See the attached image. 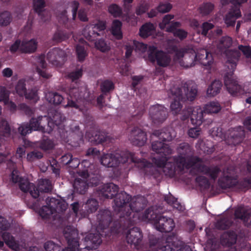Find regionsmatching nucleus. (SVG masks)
Segmentation results:
<instances>
[{
    "label": "nucleus",
    "instance_id": "nucleus-1",
    "mask_svg": "<svg viewBox=\"0 0 251 251\" xmlns=\"http://www.w3.org/2000/svg\"><path fill=\"white\" fill-rule=\"evenodd\" d=\"M119 186L111 182V199H114L115 210L120 213V227L129 228L137 220L138 213L143 209V206L136 201L129 202L130 196L125 192L118 193Z\"/></svg>",
    "mask_w": 251,
    "mask_h": 251
},
{
    "label": "nucleus",
    "instance_id": "nucleus-2",
    "mask_svg": "<svg viewBox=\"0 0 251 251\" xmlns=\"http://www.w3.org/2000/svg\"><path fill=\"white\" fill-rule=\"evenodd\" d=\"M177 156H174L180 168L185 166L186 169L192 167L201 173L208 176L211 179L215 180L220 173V168L217 166H207L203 163L202 159L193 155V147L188 143L183 142L179 144L177 148Z\"/></svg>",
    "mask_w": 251,
    "mask_h": 251
},
{
    "label": "nucleus",
    "instance_id": "nucleus-3",
    "mask_svg": "<svg viewBox=\"0 0 251 251\" xmlns=\"http://www.w3.org/2000/svg\"><path fill=\"white\" fill-rule=\"evenodd\" d=\"M111 168L114 176L118 177L122 173V167L125 168L126 163L128 161L134 163L136 167L142 171L145 175L156 177L159 174L158 170L152 163L145 159H141L135 156V153L128 151L116 150L111 151Z\"/></svg>",
    "mask_w": 251,
    "mask_h": 251
},
{
    "label": "nucleus",
    "instance_id": "nucleus-4",
    "mask_svg": "<svg viewBox=\"0 0 251 251\" xmlns=\"http://www.w3.org/2000/svg\"><path fill=\"white\" fill-rule=\"evenodd\" d=\"M170 97L172 99L170 108L174 114H178L182 106L181 102L195 100L198 94V89L195 83L192 81L186 82L182 87L175 85L170 89Z\"/></svg>",
    "mask_w": 251,
    "mask_h": 251
},
{
    "label": "nucleus",
    "instance_id": "nucleus-5",
    "mask_svg": "<svg viewBox=\"0 0 251 251\" xmlns=\"http://www.w3.org/2000/svg\"><path fill=\"white\" fill-rule=\"evenodd\" d=\"M227 58V67L230 71L224 75V83L229 93L233 97L243 95L245 91L243 87L234 78L233 73L236 69L237 62L241 56L240 51L237 50H226L224 53Z\"/></svg>",
    "mask_w": 251,
    "mask_h": 251
},
{
    "label": "nucleus",
    "instance_id": "nucleus-6",
    "mask_svg": "<svg viewBox=\"0 0 251 251\" xmlns=\"http://www.w3.org/2000/svg\"><path fill=\"white\" fill-rule=\"evenodd\" d=\"M172 50L176 52V56L177 58H184V60L181 62V65L183 66L185 68L193 66L195 60H198L201 65L204 66H210L213 62L212 53L205 49H202L197 53L191 50V52H193L191 55L187 53L186 49L178 50L176 46H174L172 47Z\"/></svg>",
    "mask_w": 251,
    "mask_h": 251
},
{
    "label": "nucleus",
    "instance_id": "nucleus-7",
    "mask_svg": "<svg viewBox=\"0 0 251 251\" xmlns=\"http://www.w3.org/2000/svg\"><path fill=\"white\" fill-rule=\"evenodd\" d=\"M218 184L223 190L232 189L237 192H245L251 188V176L238 180L236 176L224 172L218 179Z\"/></svg>",
    "mask_w": 251,
    "mask_h": 251
},
{
    "label": "nucleus",
    "instance_id": "nucleus-8",
    "mask_svg": "<svg viewBox=\"0 0 251 251\" xmlns=\"http://www.w3.org/2000/svg\"><path fill=\"white\" fill-rule=\"evenodd\" d=\"M144 217L149 221H152L156 229L161 232H170L175 226L174 220L162 214H158L151 208L145 210Z\"/></svg>",
    "mask_w": 251,
    "mask_h": 251
},
{
    "label": "nucleus",
    "instance_id": "nucleus-9",
    "mask_svg": "<svg viewBox=\"0 0 251 251\" xmlns=\"http://www.w3.org/2000/svg\"><path fill=\"white\" fill-rule=\"evenodd\" d=\"M153 163L158 167H163L165 175L173 177L176 175H181L186 169L185 166L178 167L179 164L176 161V158L173 157V162H168V156H162L153 157Z\"/></svg>",
    "mask_w": 251,
    "mask_h": 251
},
{
    "label": "nucleus",
    "instance_id": "nucleus-10",
    "mask_svg": "<svg viewBox=\"0 0 251 251\" xmlns=\"http://www.w3.org/2000/svg\"><path fill=\"white\" fill-rule=\"evenodd\" d=\"M46 205H44L39 210V215L43 219H49L54 213H61L67 208L68 204L64 201L54 198H47Z\"/></svg>",
    "mask_w": 251,
    "mask_h": 251
},
{
    "label": "nucleus",
    "instance_id": "nucleus-11",
    "mask_svg": "<svg viewBox=\"0 0 251 251\" xmlns=\"http://www.w3.org/2000/svg\"><path fill=\"white\" fill-rule=\"evenodd\" d=\"M148 54L149 60L153 63L156 62L159 66L167 67L171 62V57L169 54L162 50H158L154 46H149Z\"/></svg>",
    "mask_w": 251,
    "mask_h": 251
},
{
    "label": "nucleus",
    "instance_id": "nucleus-12",
    "mask_svg": "<svg viewBox=\"0 0 251 251\" xmlns=\"http://www.w3.org/2000/svg\"><path fill=\"white\" fill-rule=\"evenodd\" d=\"M203 111L201 108H193L191 106L186 107L180 113V119L185 121L190 117L192 124L201 126L203 122Z\"/></svg>",
    "mask_w": 251,
    "mask_h": 251
},
{
    "label": "nucleus",
    "instance_id": "nucleus-13",
    "mask_svg": "<svg viewBox=\"0 0 251 251\" xmlns=\"http://www.w3.org/2000/svg\"><path fill=\"white\" fill-rule=\"evenodd\" d=\"M149 115L154 124H159L164 122L167 118L168 109L163 105L157 104L150 107Z\"/></svg>",
    "mask_w": 251,
    "mask_h": 251
},
{
    "label": "nucleus",
    "instance_id": "nucleus-14",
    "mask_svg": "<svg viewBox=\"0 0 251 251\" xmlns=\"http://www.w3.org/2000/svg\"><path fill=\"white\" fill-rule=\"evenodd\" d=\"M43 117L39 116L37 118H32L29 123H23L18 127V132L22 136H26L32 132L33 130H40L43 128L41 126V121Z\"/></svg>",
    "mask_w": 251,
    "mask_h": 251
},
{
    "label": "nucleus",
    "instance_id": "nucleus-15",
    "mask_svg": "<svg viewBox=\"0 0 251 251\" xmlns=\"http://www.w3.org/2000/svg\"><path fill=\"white\" fill-rule=\"evenodd\" d=\"M126 240L128 244L133 245L137 250L141 248L143 234L141 229L137 227L129 229L126 233Z\"/></svg>",
    "mask_w": 251,
    "mask_h": 251
},
{
    "label": "nucleus",
    "instance_id": "nucleus-16",
    "mask_svg": "<svg viewBox=\"0 0 251 251\" xmlns=\"http://www.w3.org/2000/svg\"><path fill=\"white\" fill-rule=\"evenodd\" d=\"M66 57L64 50L57 48H54L50 50L47 55L49 62L55 66H61Z\"/></svg>",
    "mask_w": 251,
    "mask_h": 251
},
{
    "label": "nucleus",
    "instance_id": "nucleus-17",
    "mask_svg": "<svg viewBox=\"0 0 251 251\" xmlns=\"http://www.w3.org/2000/svg\"><path fill=\"white\" fill-rule=\"evenodd\" d=\"M129 140L133 145L142 146L146 143L147 135L141 129L134 127L129 135Z\"/></svg>",
    "mask_w": 251,
    "mask_h": 251
},
{
    "label": "nucleus",
    "instance_id": "nucleus-18",
    "mask_svg": "<svg viewBox=\"0 0 251 251\" xmlns=\"http://www.w3.org/2000/svg\"><path fill=\"white\" fill-rule=\"evenodd\" d=\"M105 28V23L102 21H99L85 34V37L90 41H95L96 40V37L103 35Z\"/></svg>",
    "mask_w": 251,
    "mask_h": 251
},
{
    "label": "nucleus",
    "instance_id": "nucleus-19",
    "mask_svg": "<svg viewBox=\"0 0 251 251\" xmlns=\"http://www.w3.org/2000/svg\"><path fill=\"white\" fill-rule=\"evenodd\" d=\"M151 148L152 150L158 155L155 157L162 156H168L172 153V150L168 144H165L161 140L155 141L152 143Z\"/></svg>",
    "mask_w": 251,
    "mask_h": 251
},
{
    "label": "nucleus",
    "instance_id": "nucleus-20",
    "mask_svg": "<svg viewBox=\"0 0 251 251\" xmlns=\"http://www.w3.org/2000/svg\"><path fill=\"white\" fill-rule=\"evenodd\" d=\"M167 244L170 245V251H192L189 246L179 240L175 236H169L167 238Z\"/></svg>",
    "mask_w": 251,
    "mask_h": 251
},
{
    "label": "nucleus",
    "instance_id": "nucleus-21",
    "mask_svg": "<svg viewBox=\"0 0 251 251\" xmlns=\"http://www.w3.org/2000/svg\"><path fill=\"white\" fill-rule=\"evenodd\" d=\"M98 228L104 230L110 226V211L108 209L100 210L97 215Z\"/></svg>",
    "mask_w": 251,
    "mask_h": 251
},
{
    "label": "nucleus",
    "instance_id": "nucleus-22",
    "mask_svg": "<svg viewBox=\"0 0 251 251\" xmlns=\"http://www.w3.org/2000/svg\"><path fill=\"white\" fill-rule=\"evenodd\" d=\"M153 135L156 136L159 140L162 142L171 141L176 136L175 131L170 127L155 130Z\"/></svg>",
    "mask_w": 251,
    "mask_h": 251
},
{
    "label": "nucleus",
    "instance_id": "nucleus-23",
    "mask_svg": "<svg viewBox=\"0 0 251 251\" xmlns=\"http://www.w3.org/2000/svg\"><path fill=\"white\" fill-rule=\"evenodd\" d=\"M20 190L24 193L29 192L34 199L39 197V191L33 183L30 182L27 179H25L19 185Z\"/></svg>",
    "mask_w": 251,
    "mask_h": 251
},
{
    "label": "nucleus",
    "instance_id": "nucleus-24",
    "mask_svg": "<svg viewBox=\"0 0 251 251\" xmlns=\"http://www.w3.org/2000/svg\"><path fill=\"white\" fill-rule=\"evenodd\" d=\"M20 190L24 193L29 192L34 199L39 197V191L33 183L30 182L27 179H25L19 185Z\"/></svg>",
    "mask_w": 251,
    "mask_h": 251
},
{
    "label": "nucleus",
    "instance_id": "nucleus-25",
    "mask_svg": "<svg viewBox=\"0 0 251 251\" xmlns=\"http://www.w3.org/2000/svg\"><path fill=\"white\" fill-rule=\"evenodd\" d=\"M241 16L240 8L235 7L231 9L225 16L224 20L227 27L234 26L237 19Z\"/></svg>",
    "mask_w": 251,
    "mask_h": 251
},
{
    "label": "nucleus",
    "instance_id": "nucleus-26",
    "mask_svg": "<svg viewBox=\"0 0 251 251\" xmlns=\"http://www.w3.org/2000/svg\"><path fill=\"white\" fill-rule=\"evenodd\" d=\"M220 240L223 245L231 247L236 243L237 235L233 231L224 232L221 235Z\"/></svg>",
    "mask_w": 251,
    "mask_h": 251
},
{
    "label": "nucleus",
    "instance_id": "nucleus-27",
    "mask_svg": "<svg viewBox=\"0 0 251 251\" xmlns=\"http://www.w3.org/2000/svg\"><path fill=\"white\" fill-rule=\"evenodd\" d=\"M37 48V42L34 39L29 41H23L20 48V51L24 53H31L35 52Z\"/></svg>",
    "mask_w": 251,
    "mask_h": 251
},
{
    "label": "nucleus",
    "instance_id": "nucleus-28",
    "mask_svg": "<svg viewBox=\"0 0 251 251\" xmlns=\"http://www.w3.org/2000/svg\"><path fill=\"white\" fill-rule=\"evenodd\" d=\"M245 136V132L243 128L241 126L238 127L232 132L230 142L231 144L236 146L243 141Z\"/></svg>",
    "mask_w": 251,
    "mask_h": 251
},
{
    "label": "nucleus",
    "instance_id": "nucleus-29",
    "mask_svg": "<svg viewBox=\"0 0 251 251\" xmlns=\"http://www.w3.org/2000/svg\"><path fill=\"white\" fill-rule=\"evenodd\" d=\"M75 236H73L72 234L68 236L65 235V237L67 240L68 247L63 250L62 251H80L79 249V238L78 235L74 234Z\"/></svg>",
    "mask_w": 251,
    "mask_h": 251
},
{
    "label": "nucleus",
    "instance_id": "nucleus-30",
    "mask_svg": "<svg viewBox=\"0 0 251 251\" xmlns=\"http://www.w3.org/2000/svg\"><path fill=\"white\" fill-rule=\"evenodd\" d=\"M48 115L52 122L57 126L61 125L66 119L64 114L55 109L50 110L48 112Z\"/></svg>",
    "mask_w": 251,
    "mask_h": 251
},
{
    "label": "nucleus",
    "instance_id": "nucleus-31",
    "mask_svg": "<svg viewBox=\"0 0 251 251\" xmlns=\"http://www.w3.org/2000/svg\"><path fill=\"white\" fill-rule=\"evenodd\" d=\"M223 86L222 81L219 80H215L212 81L207 89L208 97H212L220 93Z\"/></svg>",
    "mask_w": 251,
    "mask_h": 251
},
{
    "label": "nucleus",
    "instance_id": "nucleus-32",
    "mask_svg": "<svg viewBox=\"0 0 251 251\" xmlns=\"http://www.w3.org/2000/svg\"><path fill=\"white\" fill-rule=\"evenodd\" d=\"M122 26V23L119 20H114L111 26V34L118 40L123 38Z\"/></svg>",
    "mask_w": 251,
    "mask_h": 251
},
{
    "label": "nucleus",
    "instance_id": "nucleus-33",
    "mask_svg": "<svg viewBox=\"0 0 251 251\" xmlns=\"http://www.w3.org/2000/svg\"><path fill=\"white\" fill-rule=\"evenodd\" d=\"M155 30V28L153 24L146 23L140 28L139 35L141 37L146 38L151 35Z\"/></svg>",
    "mask_w": 251,
    "mask_h": 251
},
{
    "label": "nucleus",
    "instance_id": "nucleus-34",
    "mask_svg": "<svg viewBox=\"0 0 251 251\" xmlns=\"http://www.w3.org/2000/svg\"><path fill=\"white\" fill-rule=\"evenodd\" d=\"M221 110V106L218 101H212L205 105L203 111V117L204 114L217 113Z\"/></svg>",
    "mask_w": 251,
    "mask_h": 251
},
{
    "label": "nucleus",
    "instance_id": "nucleus-35",
    "mask_svg": "<svg viewBox=\"0 0 251 251\" xmlns=\"http://www.w3.org/2000/svg\"><path fill=\"white\" fill-rule=\"evenodd\" d=\"M37 61L39 63V66L42 68V70L37 68V71L38 74L44 78H49L50 77V75L48 74L46 70L45 69L47 66V64L45 60V55H40L38 56Z\"/></svg>",
    "mask_w": 251,
    "mask_h": 251
},
{
    "label": "nucleus",
    "instance_id": "nucleus-36",
    "mask_svg": "<svg viewBox=\"0 0 251 251\" xmlns=\"http://www.w3.org/2000/svg\"><path fill=\"white\" fill-rule=\"evenodd\" d=\"M73 187L75 192L80 194H84L88 189V185L85 180L77 178L75 179Z\"/></svg>",
    "mask_w": 251,
    "mask_h": 251
},
{
    "label": "nucleus",
    "instance_id": "nucleus-37",
    "mask_svg": "<svg viewBox=\"0 0 251 251\" xmlns=\"http://www.w3.org/2000/svg\"><path fill=\"white\" fill-rule=\"evenodd\" d=\"M2 238L5 244L9 248L15 250L19 248V244L10 233L3 232L2 235Z\"/></svg>",
    "mask_w": 251,
    "mask_h": 251
},
{
    "label": "nucleus",
    "instance_id": "nucleus-38",
    "mask_svg": "<svg viewBox=\"0 0 251 251\" xmlns=\"http://www.w3.org/2000/svg\"><path fill=\"white\" fill-rule=\"evenodd\" d=\"M37 189L39 191V194L41 193H49L50 192L52 189L51 182L50 180L48 179H41L38 183V187Z\"/></svg>",
    "mask_w": 251,
    "mask_h": 251
},
{
    "label": "nucleus",
    "instance_id": "nucleus-39",
    "mask_svg": "<svg viewBox=\"0 0 251 251\" xmlns=\"http://www.w3.org/2000/svg\"><path fill=\"white\" fill-rule=\"evenodd\" d=\"M98 202L94 199H89L84 204V207L86 210L85 215L96 212L98 208Z\"/></svg>",
    "mask_w": 251,
    "mask_h": 251
},
{
    "label": "nucleus",
    "instance_id": "nucleus-40",
    "mask_svg": "<svg viewBox=\"0 0 251 251\" xmlns=\"http://www.w3.org/2000/svg\"><path fill=\"white\" fill-rule=\"evenodd\" d=\"M100 89L103 94L100 95L97 98V103L100 106H102L104 103V95L106 92L110 91V80L104 81L100 85Z\"/></svg>",
    "mask_w": 251,
    "mask_h": 251
},
{
    "label": "nucleus",
    "instance_id": "nucleus-41",
    "mask_svg": "<svg viewBox=\"0 0 251 251\" xmlns=\"http://www.w3.org/2000/svg\"><path fill=\"white\" fill-rule=\"evenodd\" d=\"M232 43V39L229 36H224L221 38L220 40L218 48L221 53H224L226 50H228V48L231 46Z\"/></svg>",
    "mask_w": 251,
    "mask_h": 251
},
{
    "label": "nucleus",
    "instance_id": "nucleus-42",
    "mask_svg": "<svg viewBox=\"0 0 251 251\" xmlns=\"http://www.w3.org/2000/svg\"><path fill=\"white\" fill-rule=\"evenodd\" d=\"M214 8V5L210 2L203 3L199 8V12L203 16L210 14Z\"/></svg>",
    "mask_w": 251,
    "mask_h": 251
},
{
    "label": "nucleus",
    "instance_id": "nucleus-43",
    "mask_svg": "<svg viewBox=\"0 0 251 251\" xmlns=\"http://www.w3.org/2000/svg\"><path fill=\"white\" fill-rule=\"evenodd\" d=\"M110 193V183H107L106 185H103L100 187L97 190L96 194L100 199H108L109 194Z\"/></svg>",
    "mask_w": 251,
    "mask_h": 251
},
{
    "label": "nucleus",
    "instance_id": "nucleus-44",
    "mask_svg": "<svg viewBox=\"0 0 251 251\" xmlns=\"http://www.w3.org/2000/svg\"><path fill=\"white\" fill-rule=\"evenodd\" d=\"M75 51L77 60L82 62L88 55V52L83 45H77L75 47Z\"/></svg>",
    "mask_w": 251,
    "mask_h": 251
},
{
    "label": "nucleus",
    "instance_id": "nucleus-45",
    "mask_svg": "<svg viewBox=\"0 0 251 251\" xmlns=\"http://www.w3.org/2000/svg\"><path fill=\"white\" fill-rule=\"evenodd\" d=\"M232 221L227 217H224L218 220L216 224V227L219 229L225 230L228 228L232 225Z\"/></svg>",
    "mask_w": 251,
    "mask_h": 251
},
{
    "label": "nucleus",
    "instance_id": "nucleus-46",
    "mask_svg": "<svg viewBox=\"0 0 251 251\" xmlns=\"http://www.w3.org/2000/svg\"><path fill=\"white\" fill-rule=\"evenodd\" d=\"M48 100L50 103L55 105H58L61 103L64 98L57 92L49 93Z\"/></svg>",
    "mask_w": 251,
    "mask_h": 251
},
{
    "label": "nucleus",
    "instance_id": "nucleus-47",
    "mask_svg": "<svg viewBox=\"0 0 251 251\" xmlns=\"http://www.w3.org/2000/svg\"><path fill=\"white\" fill-rule=\"evenodd\" d=\"M86 241H90L95 246L97 247L102 242L100 235L98 233H89L85 237Z\"/></svg>",
    "mask_w": 251,
    "mask_h": 251
},
{
    "label": "nucleus",
    "instance_id": "nucleus-48",
    "mask_svg": "<svg viewBox=\"0 0 251 251\" xmlns=\"http://www.w3.org/2000/svg\"><path fill=\"white\" fill-rule=\"evenodd\" d=\"M33 8L35 12L41 16L46 6L44 0H33Z\"/></svg>",
    "mask_w": 251,
    "mask_h": 251
},
{
    "label": "nucleus",
    "instance_id": "nucleus-49",
    "mask_svg": "<svg viewBox=\"0 0 251 251\" xmlns=\"http://www.w3.org/2000/svg\"><path fill=\"white\" fill-rule=\"evenodd\" d=\"M12 20L11 13L7 11L0 13V25L6 26L8 25Z\"/></svg>",
    "mask_w": 251,
    "mask_h": 251
},
{
    "label": "nucleus",
    "instance_id": "nucleus-50",
    "mask_svg": "<svg viewBox=\"0 0 251 251\" xmlns=\"http://www.w3.org/2000/svg\"><path fill=\"white\" fill-rule=\"evenodd\" d=\"M195 181L201 187L204 189H208L210 187V182L208 179L204 176H198L195 179Z\"/></svg>",
    "mask_w": 251,
    "mask_h": 251
},
{
    "label": "nucleus",
    "instance_id": "nucleus-51",
    "mask_svg": "<svg viewBox=\"0 0 251 251\" xmlns=\"http://www.w3.org/2000/svg\"><path fill=\"white\" fill-rule=\"evenodd\" d=\"M16 93L20 97H23L25 94L26 88L25 87V80L20 79L15 86Z\"/></svg>",
    "mask_w": 251,
    "mask_h": 251
},
{
    "label": "nucleus",
    "instance_id": "nucleus-52",
    "mask_svg": "<svg viewBox=\"0 0 251 251\" xmlns=\"http://www.w3.org/2000/svg\"><path fill=\"white\" fill-rule=\"evenodd\" d=\"M44 247L46 251H61V247L52 241H48L45 243Z\"/></svg>",
    "mask_w": 251,
    "mask_h": 251
},
{
    "label": "nucleus",
    "instance_id": "nucleus-53",
    "mask_svg": "<svg viewBox=\"0 0 251 251\" xmlns=\"http://www.w3.org/2000/svg\"><path fill=\"white\" fill-rule=\"evenodd\" d=\"M10 91L5 87H0V101L6 104L9 100Z\"/></svg>",
    "mask_w": 251,
    "mask_h": 251
},
{
    "label": "nucleus",
    "instance_id": "nucleus-54",
    "mask_svg": "<svg viewBox=\"0 0 251 251\" xmlns=\"http://www.w3.org/2000/svg\"><path fill=\"white\" fill-rule=\"evenodd\" d=\"M43 153L37 151H33L27 154L26 160L28 162H33L36 160L41 159L43 157Z\"/></svg>",
    "mask_w": 251,
    "mask_h": 251
},
{
    "label": "nucleus",
    "instance_id": "nucleus-55",
    "mask_svg": "<svg viewBox=\"0 0 251 251\" xmlns=\"http://www.w3.org/2000/svg\"><path fill=\"white\" fill-rule=\"evenodd\" d=\"M0 132L5 136H8L10 133V127L8 122L3 118H0Z\"/></svg>",
    "mask_w": 251,
    "mask_h": 251
},
{
    "label": "nucleus",
    "instance_id": "nucleus-56",
    "mask_svg": "<svg viewBox=\"0 0 251 251\" xmlns=\"http://www.w3.org/2000/svg\"><path fill=\"white\" fill-rule=\"evenodd\" d=\"M40 147L44 151H47L52 149L54 147V144L50 139L44 138L41 141Z\"/></svg>",
    "mask_w": 251,
    "mask_h": 251
},
{
    "label": "nucleus",
    "instance_id": "nucleus-57",
    "mask_svg": "<svg viewBox=\"0 0 251 251\" xmlns=\"http://www.w3.org/2000/svg\"><path fill=\"white\" fill-rule=\"evenodd\" d=\"M248 212L243 207H238L234 212V216L236 219L244 221Z\"/></svg>",
    "mask_w": 251,
    "mask_h": 251
},
{
    "label": "nucleus",
    "instance_id": "nucleus-58",
    "mask_svg": "<svg viewBox=\"0 0 251 251\" xmlns=\"http://www.w3.org/2000/svg\"><path fill=\"white\" fill-rule=\"evenodd\" d=\"M214 27V25L211 23L208 22L203 23L201 26V34L204 36H206L208 34V31L213 28Z\"/></svg>",
    "mask_w": 251,
    "mask_h": 251
},
{
    "label": "nucleus",
    "instance_id": "nucleus-59",
    "mask_svg": "<svg viewBox=\"0 0 251 251\" xmlns=\"http://www.w3.org/2000/svg\"><path fill=\"white\" fill-rule=\"evenodd\" d=\"M172 8V5L170 3L161 2L159 5L157 7V11L159 13H165L169 12Z\"/></svg>",
    "mask_w": 251,
    "mask_h": 251
},
{
    "label": "nucleus",
    "instance_id": "nucleus-60",
    "mask_svg": "<svg viewBox=\"0 0 251 251\" xmlns=\"http://www.w3.org/2000/svg\"><path fill=\"white\" fill-rule=\"evenodd\" d=\"M238 50L242 51L246 58L251 59V47L250 46L241 45L238 46Z\"/></svg>",
    "mask_w": 251,
    "mask_h": 251
},
{
    "label": "nucleus",
    "instance_id": "nucleus-61",
    "mask_svg": "<svg viewBox=\"0 0 251 251\" xmlns=\"http://www.w3.org/2000/svg\"><path fill=\"white\" fill-rule=\"evenodd\" d=\"M24 96H25L26 99L32 100L34 102H36L39 99L37 91L33 89L26 91Z\"/></svg>",
    "mask_w": 251,
    "mask_h": 251
},
{
    "label": "nucleus",
    "instance_id": "nucleus-62",
    "mask_svg": "<svg viewBox=\"0 0 251 251\" xmlns=\"http://www.w3.org/2000/svg\"><path fill=\"white\" fill-rule=\"evenodd\" d=\"M174 16L171 14H167L165 15L162 20V21L159 24V27L161 30H164L166 28V26L168 25L171 20L174 19Z\"/></svg>",
    "mask_w": 251,
    "mask_h": 251
},
{
    "label": "nucleus",
    "instance_id": "nucleus-63",
    "mask_svg": "<svg viewBox=\"0 0 251 251\" xmlns=\"http://www.w3.org/2000/svg\"><path fill=\"white\" fill-rule=\"evenodd\" d=\"M95 47L102 52H105L108 50L109 48L104 40L102 39H100L95 42Z\"/></svg>",
    "mask_w": 251,
    "mask_h": 251
},
{
    "label": "nucleus",
    "instance_id": "nucleus-64",
    "mask_svg": "<svg viewBox=\"0 0 251 251\" xmlns=\"http://www.w3.org/2000/svg\"><path fill=\"white\" fill-rule=\"evenodd\" d=\"M68 38V35L62 31H58L56 32L53 37V40L57 42H60L65 40Z\"/></svg>",
    "mask_w": 251,
    "mask_h": 251
}]
</instances>
